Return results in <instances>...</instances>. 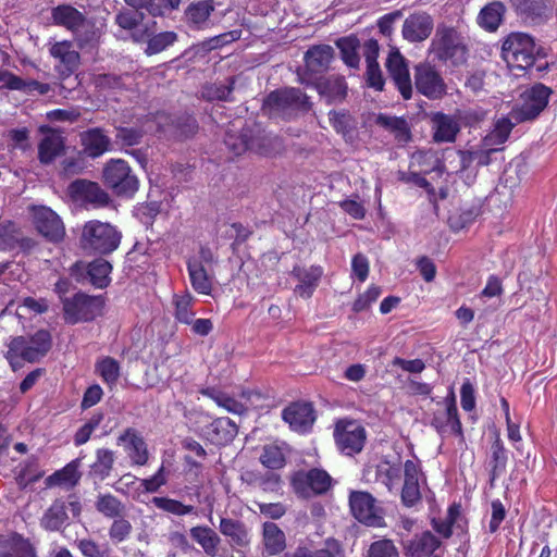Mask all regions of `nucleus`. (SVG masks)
Segmentation results:
<instances>
[{"instance_id": "nucleus-10", "label": "nucleus", "mask_w": 557, "mask_h": 557, "mask_svg": "<svg viewBox=\"0 0 557 557\" xmlns=\"http://www.w3.org/2000/svg\"><path fill=\"white\" fill-rule=\"evenodd\" d=\"M552 89L543 84H535L523 90L510 111L516 123H523L536 119L548 103Z\"/></svg>"}, {"instance_id": "nucleus-41", "label": "nucleus", "mask_w": 557, "mask_h": 557, "mask_svg": "<svg viewBox=\"0 0 557 557\" xmlns=\"http://www.w3.org/2000/svg\"><path fill=\"white\" fill-rule=\"evenodd\" d=\"M334 54V49L330 46H318L306 52L305 61L308 70L312 73L325 71Z\"/></svg>"}, {"instance_id": "nucleus-4", "label": "nucleus", "mask_w": 557, "mask_h": 557, "mask_svg": "<svg viewBox=\"0 0 557 557\" xmlns=\"http://www.w3.org/2000/svg\"><path fill=\"white\" fill-rule=\"evenodd\" d=\"M5 358L13 371L22 367L23 361L35 362L42 358L51 346V336L48 331L40 330L33 336L10 337L7 342Z\"/></svg>"}, {"instance_id": "nucleus-49", "label": "nucleus", "mask_w": 557, "mask_h": 557, "mask_svg": "<svg viewBox=\"0 0 557 557\" xmlns=\"http://www.w3.org/2000/svg\"><path fill=\"white\" fill-rule=\"evenodd\" d=\"M201 393L202 395L213 399L219 407L225 409L231 413L243 414L246 412V407L244 404L222 392H219L214 388H206L202 389Z\"/></svg>"}, {"instance_id": "nucleus-57", "label": "nucleus", "mask_w": 557, "mask_h": 557, "mask_svg": "<svg viewBox=\"0 0 557 557\" xmlns=\"http://www.w3.org/2000/svg\"><path fill=\"white\" fill-rule=\"evenodd\" d=\"M320 92L330 101L342 99L346 95V84L342 77H330L319 85Z\"/></svg>"}, {"instance_id": "nucleus-16", "label": "nucleus", "mask_w": 557, "mask_h": 557, "mask_svg": "<svg viewBox=\"0 0 557 557\" xmlns=\"http://www.w3.org/2000/svg\"><path fill=\"white\" fill-rule=\"evenodd\" d=\"M433 143L453 144L461 131V117L455 114L443 112H431L429 114Z\"/></svg>"}, {"instance_id": "nucleus-12", "label": "nucleus", "mask_w": 557, "mask_h": 557, "mask_svg": "<svg viewBox=\"0 0 557 557\" xmlns=\"http://www.w3.org/2000/svg\"><path fill=\"white\" fill-rule=\"evenodd\" d=\"M103 302L99 297L76 294L63 299L64 319L69 323L94 320L101 313Z\"/></svg>"}, {"instance_id": "nucleus-46", "label": "nucleus", "mask_w": 557, "mask_h": 557, "mask_svg": "<svg viewBox=\"0 0 557 557\" xmlns=\"http://www.w3.org/2000/svg\"><path fill=\"white\" fill-rule=\"evenodd\" d=\"M505 5L500 1H493L486 4L480 12L479 24L490 30H496L503 21Z\"/></svg>"}, {"instance_id": "nucleus-52", "label": "nucleus", "mask_w": 557, "mask_h": 557, "mask_svg": "<svg viewBox=\"0 0 557 557\" xmlns=\"http://www.w3.org/2000/svg\"><path fill=\"white\" fill-rule=\"evenodd\" d=\"M97 510L108 518H119L124 512V505L111 494H100L96 502Z\"/></svg>"}, {"instance_id": "nucleus-24", "label": "nucleus", "mask_w": 557, "mask_h": 557, "mask_svg": "<svg viewBox=\"0 0 557 557\" xmlns=\"http://www.w3.org/2000/svg\"><path fill=\"white\" fill-rule=\"evenodd\" d=\"M387 71L405 99L412 96L410 74L405 58L398 50H392L386 61Z\"/></svg>"}, {"instance_id": "nucleus-43", "label": "nucleus", "mask_w": 557, "mask_h": 557, "mask_svg": "<svg viewBox=\"0 0 557 557\" xmlns=\"http://www.w3.org/2000/svg\"><path fill=\"white\" fill-rule=\"evenodd\" d=\"M220 532L230 539V541L238 546H245L249 543V535L244 523L230 519L222 518L219 525Z\"/></svg>"}, {"instance_id": "nucleus-18", "label": "nucleus", "mask_w": 557, "mask_h": 557, "mask_svg": "<svg viewBox=\"0 0 557 557\" xmlns=\"http://www.w3.org/2000/svg\"><path fill=\"white\" fill-rule=\"evenodd\" d=\"M30 211L35 227L44 237L54 243L63 239L64 225L53 210L46 206H33Z\"/></svg>"}, {"instance_id": "nucleus-37", "label": "nucleus", "mask_w": 557, "mask_h": 557, "mask_svg": "<svg viewBox=\"0 0 557 557\" xmlns=\"http://www.w3.org/2000/svg\"><path fill=\"white\" fill-rule=\"evenodd\" d=\"M214 11L213 0H197L189 3L185 10V20L190 27H205L211 13Z\"/></svg>"}, {"instance_id": "nucleus-2", "label": "nucleus", "mask_w": 557, "mask_h": 557, "mask_svg": "<svg viewBox=\"0 0 557 557\" xmlns=\"http://www.w3.org/2000/svg\"><path fill=\"white\" fill-rule=\"evenodd\" d=\"M5 358L13 371L22 367L23 361L35 362L42 358L51 346V336L48 331L40 330L33 336L10 337L7 342Z\"/></svg>"}, {"instance_id": "nucleus-27", "label": "nucleus", "mask_w": 557, "mask_h": 557, "mask_svg": "<svg viewBox=\"0 0 557 557\" xmlns=\"http://www.w3.org/2000/svg\"><path fill=\"white\" fill-rule=\"evenodd\" d=\"M283 420L297 432H306L313 423L314 416L311 405L296 403L283 410Z\"/></svg>"}, {"instance_id": "nucleus-1", "label": "nucleus", "mask_w": 557, "mask_h": 557, "mask_svg": "<svg viewBox=\"0 0 557 557\" xmlns=\"http://www.w3.org/2000/svg\"><path fill=\"white\" fill-rule=\"evenodd\" d=\"M430 53L444 64L459 66L467 60V38L458 27L438 24L431 41Z\"/></svg>"}, {"instance_id": "nucleus-64", "label": "nucleus", "mask_w": 557, "mask_h": 557, "mask_svg": "<svg viewBox=\"0 0 557 557\" xmlns=\"http://www.w3.org/2000/svg\"><path fill=\"white\" fill-rule=\"evenodd\" d=\"M102 416L98 414L89 419L82 428L77 430L74 436V444L81 446L87 443L92 432L99 426Z\"/></svg>"}, {"instance_id": "nucleus-17", "label": "nucleus", "mask_w": 557, "mask_h": 557, "mask_svg": "<svg viewBox=\"0 0 557 557\" xmlns=\"http://www.w3.org/2000/svg\"><path fill=\"white\" fill-rule=\"evenodd\" d=\"M414 85L419 92L430 99L442 98L446 92L443 77L429 63H420L414 67Z\"/></svg>"}, {"instance_id": "nucleus-45", "label": "nucleus", "mask_w": 557, "mask_h": 557, "mask_svg": "<svg viewBox=\"0 0 557 557\" xmlns=\"http://www.w3.org/2000/svg\"><path fill=\"white\" fill-rule=\"evenodd\" d=\"M67 519L66 503L57 499L45 512L41 518L40 524L42 528L49 531H57L65 523Z\"/></svg>"}, {"instance_id": "nucleus-22", "label": "nucleus", "mask_w": 557, "mask_h": 557, "mask_svg": "<svg viewBox=\"0 0 557 557\" xmlns=\"http://www.w3.org/2000/svg\"><path fill=\"white\" fill-rule=\"evenodd\" d=\"M434 28V21L426 12L410 14L403 24L401 34L409 42H422L429 38Z\"/></svg>"}, {"instance_id": "nucleus-54", "label": "nucleus", "mask_w": 557, "mask_h": 557, "mask_svg": "<svg viewBox=\"0 0 557 557\" xmlns=\"http://www.w3.org/2000/svg\"><path fill=\"white\" fill-rule=\"evenodd\" d=\"M412 164L422 166L421 174L442 172L443 163L433 151H418L412 154Z\"/></svg>"}, {"instance_id": "nucleus-56", "label": "nucleus", "mask_w": 557, "mask_h": 557, "mask_svg": "<svg viewBox=\"0 0 557 557\" xmlns=\"http://www.w3.org/2000/svg\"><path fill=\"white\" fill-rule=\"evenodd\" d=\"M260 461L268 469H281L285 465V455L280 446L265 445L260 455Z\"/></svg>"}, {"instance_id": "nucleus-32", "label": "nucleus", "mask_w": 557, "mask_h": 557, "mask_svg": "<svg viewBox=\"0 0 557 557\" xmlns=\"http://www.w3.org/2000/svg\"><path fill=\"white\" fill-rule=\"evenodd\" d=\"M293 274L299 281L295 287V294L302 298H310L315 290L323 274L321 267L299 268L293 270Z\"/></svg>"}, {"instance_id": "nucleus-3", "label": "nucleus", "mask_w": 557, "mask_h": 557, "mask_svg": "<svg viewBox=\"0 0 557 557\" xmlns=\"http://www.w3.org/2000/svg\"><path fill=\"white\" fill-rule=\"evenodd\" d=\"M5 358L13 371L22 367L23 361L35 362L42 358L51 346V336L48 331L40 330L33 336L10 337L7 342Z\"/></svg>"}, {"instance_id": "nucleus-53", "label": "nucleus", "mask_w": 557, "mask_h": 557, "mask_svg": "<svg viewBox=\"0 0 557 557\" xmlns=\"http://www.w3.org/2000/svg\"><path fill=\"white\" fill-rule=\"evenodd\" d=\"M107 183L117 196L132 197L138 189L137 176H106Z\"/></svg>"}, {"instance_id": "nucleus-26", "label": "nucleus", "mask_w": 557, "mask_h": 557, "mask_svg": "<svg viewBox=\"0 0 557 557\" xmlns=\"http://www.w3.org/2000/svg\"><path fill=\"white\" fill-rule=\"evenodd\" d=\"M405 482L401 490L403 503L410 507L421 498L420 480L421 470L419 465L413 460H407L404 465Z\"/></svg>"}, {"instance_id": "nucleus-40", "label": "nucleus", "mask_w": 557, "mask_h": 557, "mask_svg": "<svg viewBox=\"0 0 557 557\" xmlns=\"http://www.w3.org/2000/svg\"><path fill=\"white\" fill-rule=\"evenodd\" d=\"M115 461L114 451L108 448H99L96 450V460L90 466L89 475L95 481L106 480L112 472Z\"/></svg>"}, {"instance_id": "nucleus-8", "label": "nucleus", "mask_w": 557, "mask_h": 557, "mask_svg": "<svg viewBox=\"0 0 557 557\" xmlns=\"http://www.w3.org/2000/svg\"><path fill=\"white\" fill-rule=\"evenodd\" d=\"M224 143L235 154H242L246 150H252L260 154H271L282 146L277 137L265 134L260 129L255 134L249 128L243 129L238 136L228 132Z\"/></svg>"}, {"instance_id": "nucleus-42", "label": "nucleus", "mask_w": 557, "mask_h": 557, "mask_svg": "<svg viewBox=\"0 0 557 557\" xmlns=\"http://www.w3.org/2000/svg\"><path fill=\"white\" fill-rule=\"evenodd\" d=\"M81 139L84 146V151L92 158L102 154L110 144L109 138L98 128L84 132L81 135Z\"/></svg>"}, {"instance_id": "nucleus-19", "label": "nucleus", "mask_w": 557, "mask_h": 557, "mask_svg": "<svg viewBox=\"0 0 557 557\" xmlns=\"http://www.w3.org/2000/svg\"><path fill=\"white\" fill-rule=\"evenodd\" d=\"M69 194L73 201L94 208L104 207L109 203V196L98 184L87 181L77 180L69 187Z\"/></svg>"}, {"instance_id": "nucleus-39", "label": "nucleus", "mask_w": 557, "mask_h": 557, "mask_svg": "<svg viewBox=\"0 0 557 557\" xmlns=\"http://www.w3.org/2000/svg\"><path fill=\"white\" fill-rule=\"evenodd\" d=\"M0 557H36L29 542L21 535L13 534L0 539Z\"/></svg>"}, {"instance_id": "nucleus-20", "label": "nucleus", "mask_w": 557, "mask_h": 557, "mask_svg": "<svg viewBox=\"0 0 557 557\" xmlns=\"http://www.w3.org/2000/svg\"><path fill=\"white\" fill-rule=\"evenodd\" d=\"M349 506L357 520L368 525H380L382 517L375 505V499L367 492H351Z\"/></svg>"}, {"instance_id": "nucleus-14", "label": "nucleus", "mask_w": 557, "mask_h": 557, "mask_svg": "<svg viewBox=\"0 0 557 557\" xmlns=\"http://www.w3.org/2000/svg\"><path fill=\"white\" fill-rule=\"evenodd\" d=\"M332 485V478L323 469L297 471L292 478V486L297 495L308 498L325 493Z\"/></svg>"}, {"instance_id": "nucleus-11", "label": "nucleus", "mask_w": 557, "mask_h": 557, "mask_svg": "<svg viewBox=\"0 0 557 557\" xmlns=\"http://www.w3.org/2000/svg\"><path fill=\"white\" fill-rule=\"evenodd\" d=\"M51 17L55 25L72 32L81 42V46L92 40L95 37L94 25L84 13L70 4H60L53 8Z\"/></svg>"}, {"instance_id": "nucleus-15", "label": "nucleus", "mask_w": 557, "mask_h": 557, "mask_svg": "<svg viewBox=\"0 0 557 557\" xmlns=\"http://www.w3.org/2000/svg\"><path fill=\"white\" fill-rule=\"evenodd\" d=\"M41 137L38 141V160L41 164H52L65 154V137L59 128L41 125L38 128Z\"/></svg>"}, {"instance_id": "nucleus-55", "label": "nucleus", "mask_w": 557, "mask_h": 557, "mask_svg": "<svg viewBox=\"0 0 557 557\" xmlns=\"http://www.w3.org/2000/svg\"><path fill=\"white\" fill-rule=\"evenodd\" d=\"M96 371L107 384L114 385L120 376V364L115 359L106 357L97 362Z\"/></svg>"}, {"instance_id": "nucleus-30", "label": "nucleus", "mask_w": 557, "mask_h": 557, "mask_svg": "<svg viewBox=\"0 0 557 557\" xmlns=\"http://www.w3.org/2000/svg\"><path fill=\"white\" fill-rule=\"evenodd\" d=\"M374 124L394 136V139L405 145L411 140V129L405 117L380 113L374 117Z\"/></svg>"}, {"instance_id": "nucleus-50", "label": "nucleus", "mask_w": 557, "mask_h": 557, "mask_svg": "<svg viewBox=\"0 0 557 557\" xmlns=\"http://www.w3.org/2000/svg\"><path fill=\"white\" fill-rule=\"evenodd\" d=\"M336 46L341 51V57L345 64L352 69L358 67L360 62L358 54L359 40L352 36L344 37L336 41Z\"/></svg>"}, {"instance_id": "nucleus-21", "label": "nucleus", "mask_w": 557, "mask_h": 557, "mask_svg": "<svg viewBox=\"0 0 557 557\" xmlns=\"http://www.w3.org/2000/svg\"><path fill=\"white\" fill-rule=\"evenodd\" d=\"M513 8L520 18L528 25L545 23L553 10L552 0H516Z\"/></svg>"}, {"instance_id": "nucleus-9", "label": "nucleus", "mask_w": 557, "mask_h": 557, "mask_svg": "<svg viewBox=\"0 0 557 557\" xmlns=\"http://www.w3.org/2000/svg\"><path fill=\"white\" fill-rule=\"evenodd\" d=\"M216 262L214 253L208 247H201L197 255L187 260V271L190 285L201 295H210L213 288V267Z\"/></svg>"}, {"instance_id": "nucleus-29", "label": "nucleus", "mask_w": 557, "mask_h": 557, "mask_svg": "<svg viewBox=\"0 0 557 557\" xmlns=\"http://www.w3.org/2000/svg\"><path fill=\"white\" fill-rule=\"evenodd\" d=\"M519 186V176H500L493 193L487 196L488 206H497L499 209L508 208Z\"/></svg>"}, {"instance_id": "nucleus-48", "label": "nucleus", "mask_w": 557, "mask_h": 557, "mask_svg": "<svg viewBox=\"0 0 557 557\" xmlns=\"http://www.w3.org/2000/svg\"><path fill=\"white\" fill-rule=\"evenodd\" d=\"M48 309L49 302L46 298L25 297L15 308V314L20 322H23L27 317L42 314L47 312Z\"/></svg>"}, {"instance_id": "nucleus-61", "label": "nucleus", "mask_w": 557, "mask_h": 557, "mask_svg": "<svg viewBox=\"0 0 557 557\" xmlns=\"http://www.w3.org/2000/svg\"><path fill=\"white\" fill-rule=\"evenodd\" d=\"M403 180L408 183H413L414 185L422 187L426 190V193L430 196V199L432 201H436L437 198L444 199L448 195V190L446 187L440 186L438 193H436L435 188L433 187L432 183L428 182L425 176H403Z\"/></svg>"}, {"instance_id": "nucleus-35", "label": "nucleus", "mask_w": 557, "mask_h": 557, "mask_svg": "<svg viewBox=\"0 0 557 557\" xmlns=\"http://www.w3.org/2000/svg\"><path fill=\"white\" fill-rule=\"evenodd\" d=\"M82 458H76L69 462L61 470L55 471L46 479V485L51 486H63L66 488L74 487L81 480V467Z\"/></svg>"}, {"instance_id": "nucleus-51", "label": "nucleus", "mask_w": 557, "mask_h": 557, "mask_svg": "<svg viewBox=\"0 0 557 557\" xmlns=\"http://www.w3.org/2000/svg\"><path fill=\"white\" fill-rule=\"evenodd\" d=\"M234 89V78H228L225 83L207 84L202 87L201 96L209 100H230V95Z\"/></svg>"}, {"instance_id": "nucleus-33", "label": "nucleus", "mask_w": 557, "mask_h": 557, "mask_svg": "<svg viewBox=\"0 0 557 557\" xmlns=\"http://www.w3.org/2000/svg\"><path fill=\"white\" fill-rule=\"evenodd\" d=\"M50 54L60 61L62 67L59 69V72L63 76L71 75L78 67L79 54L69 41H60L52 45Z\"/></svg>"}, {"instance_id": "nucleus-36", "label": "nucleus", "mask_w": 557, "mask_h": 557, "mask_svg": "<svg viewBox=\"0 0 557 557\" xmlns=\"http://www.w3.org/2000/svg\"><path fill=\"white\" fill-rule=\"evenodd\" d=\"M516 121L508 116H503L495 121L493 129L484 137L483 146L490 151H496L497 146L503 145L509 137L512 128L517 125Z\"/></svg>"}, {"instance_id": "nucleus-60", "label": "nucleus", "mask_w": 557, "mask_h": 557, "mask_svg": "<svg viewBox=\"0 0 557 557\" xmlns=\"http://www.w3.org/2000/svg\"><path fill=\"white\" fill-rule=\"evenodd\" d=\"M132 533V524L128 520L124 519L122 516L119 518H114L110 529L109 536L110 540L114 544L122 543L126 541Z\"/></svg>"}, {"instance_id": "nucleus-5", "label": "nucleus", "mask_w": 557, "mask_h": 557, "mask_svg": "<svg viewBox=\"0 0 557 557\" xmlns=\"http://www.w3.org/2000/svg\"><path fill=\"white\" fill-rule=\"evenodd\" d=\"M541 47L527 33L509 34L502 46V57L511 69L528 70L541 55Z\"/></svg>"}, {"instance_id": "nucleus-31", "label": "nucleus", "mask_w": 557, "mask_h": 557, "mask_svg": "<svg viewBox=\"0 0 557 557\" xmlns=\"http://www.w3.org/2000/svg\"><path fill=\"white\" fill-rule=\"evenodd\" d=\"M440 546L441 541L430 531H425L408 540L405 550L410 557H431Z\"/></svg>"}, {"instance_id": "nucleus-59", "label": "nucleus", "mask_w": 557, "mask_h": 557, "mask_svg": "<svg viewBox=\"0 0 557 557\" xmlns=\"http://www.w3.org/2000/svg\"><path fill=\"white\" fill-rule=\"evenodd\" d=\"M177 40V34L174 32H162L152 36L148 42L146 52L148 54H156L168 47L172 46Z\"/></svg>"}, {"instance_id": "nucleus-38", "label": "nucleus", "mask_w": 557, "mask_h": 557, "mask_svg": "<svg viewBox=\"0 0 557 557\" xmlns=\"http://www.w3.org/2000/svg\"><path fill=\"white\" fill-rule=\"evenodd\" d=\"M189 533L207 556L215 557L218 555L221 539L214 530L206 525H197L193 527Z\"/></svg>"}, {"instance_id": "nucleus-25", "label": "nucleus", "mask_w": 557, "mask_h": 557, "mask_svg": "<svg viewBox=\"0 0 557 557\" xmlns=\"http://www.w3.org/2000/svg\"><path fill=\"white\" fill-rule=\"evenodd\" d=\"M431 425L443 435L453 433L461 436V422L458 418V411L454 398L446 401L443 410H437L431 421Z\"/></svg>"}, {"instance_id": "nucleus-13", "label": "nucleus", "mask_w": 557, "mask_h": 557, "mask_svg": "<svg viewBox=\"0 0 557 557\" xmlns=\"http://www.w3.org/2000/svg\"><path fill=\"white\" fill-rule=\"evenodd\" d=\"M334 438L343 454L352 456L362 450L367 435L364 428L357 421L341 420L336 423Z\"/></svg>"}, {"instance_id": "nucleus-58", "label": "nucleus", "mask_w": 557, "mask_h": 557, "mask_svg": "<svg viewBox=\"0 0 557 557\" xmlns=\"http://www.w3.org/2000/svg\"><path fill=\"white\" fill-rule=\"evenodd\" d=\"M152 504L157 508H159L163 511L176 515V516H185V515L193 512V510H194L193 506L184 505L183 503H181L176 499H172V498H168V497H153Z\"/></svg>"}, {"instance_id": "nucleus-44", "label": "nucleus", "mask_w": 557, "mask_h": 557, "mask_svg": "<svg viewBox=\"0 0 557 557\" xmlns=\"http://www.w3.org/2000/svg\"><path fill=\"white\" fill-rule=\"evenodd\" d=\"M174 317L183 324H191L193 319L196 314L194 311V305L196 302L195 297L190 293L175 294L173 296Z\"/></svg>"}, {"instance_id": "nucleus-7", "label": "nucleus", "mask_w": 557, "mask_h": 557, "mask_svg": "<svg viewBox=\"0 0 557 557\" xmlns=\"http://www.w3.org/2000/svg\"><path fill=\"white\" fill-rule=\"evenodd\" d=\"M120 233L109 223L88 221L82 231L81 245L89 252L109 253L119 247Z\"/></svg>"}, {"instance_id": "nucleus-23", "label": "nucleus", "mask_w": 557, "mask_h": 557, "mask_svg": "<svg viewBox=\"0 0 557 557\" xmlns=\"http://www.w3.org/2000/svg\"><path fill=\"white\" fill-rule=\"evenodd\" d=\"M117 445L122 446L134 466H145L149 459L147 444L140 433L126 429L119 437Z\"/></svg>"}, {"instance_id": "nucleus-47", "label": "nucleus", "mask_w": 557, "mask_h": 557, "mask_svg": "<svg viewBox=\"0 0 557 557\" xmlns=\"http://www.w3.org/2000/svg\"><path fill=\"white\" fill-rule=\"evenodd\" d=\"M111 271L112 265L104 259H96L86 267L87 278L97 288L109 285Z\"/></svg>"}, {"instance_id": "nucleus-28", "label": "nucleus", "mask_w": 557, "mask_h": 557, "mask_svg": "<svg viewBox=\"0 0 557 557\" xmlns=\"http://www.w3.org/2000/svg\"><path fill=\"white\" fill-rule=\"evenodd\" d=\"M203 434L212 444L224 445L237 435V425L230 418H218L203 429Z\"/></svg>"}, {"instance_id": "nucleus-34", "label": "nucleus", "mask_w": 557, "mask_h": 557, "mask_svg": "<svg viewBox=\"0 0 557 557\" xmlns=\"http://www.w3.org/2000/svg\"><path fill=\"white\" fill-rule=\"evenodd\" d=\"M262 555L274 556L286 547L284 532L274 522H265L262 527Z\"/></svg>"}, {"instance_id": "nucleus-62", "label": "nucleus", "mask_w": 557, "mask_h": 557, "mask_svg": "<svg viewBox=\"0 0 557 557\" xmlns=\"http://www.w3.org/2000/svg\"><path fill=\"white\" fill-rule=\"evenodd\" d=\"M368 557H398V550L391 540H380L372 543Z\"/></svg>"}, {"instance_id": "nucleus-63", "label": "nucleus", "mask_w": 557, "mask_h": 557, "mask_svg": "<svg viewBox=\"0 0 557 557\" xmlns=\"http://www.w3.org/2000/svg\"><path fill=\"white\" fill-rule=\"evenodd\" d=\"M309 555L310 557H344V550L338 541L327 539L323 547L319 549L309 548Z\"/></svg>"}, {"instance_id": "nucleus-6", "label": "nucleus", "mask_w": 557, "mask_h": 557, "mask_svg": "<svg viewBox=\"0 0 557 557\" xmlns=\"http://www.w3.org/2000/svg\"><path fill=\"white\" fill-rule=\"evenodd\" d=\"M263 111L271 117L290 119L299 112H307L311 103L299 88H282L268 95Z\"/></svg>"}]
</instances>
